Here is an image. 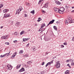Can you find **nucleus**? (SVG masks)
<instances>
[{
    "mask_svg": "<svg viewBox=\"0 0 74 74\" xmlns=\"http://www.w3.org/2000/svg\"><path fill=\"white\" fill-rule=\"evenodd\" d=\"M68 20H69V18H67L66 19V23H69V22H68V21H68Z\"/></svg>",
    "mask_w": 74,
    "mask_h": 74,
    "instance_id": "nucleus-31",
    "label": "nucleus"
},
{
    "mask_svg": "<svg viewBox=\"0 0 74 74\" xmlns=\"http://www.w3.org/2000/svg\"><path fill=\"white\" fill-rule=\"evenodd\" d=\"M26 4L27 6H30V3H27Z\"/></svg>",
    "mask_w": 74,
    "mask_h": 74,
    "instance_id": "nucleus-25",
    "label": "nucleus"
},
{
    "mask_svg": "<svg viewBox=\"0 0 74 74\" xmlns=\"http://www.w3.org/2000/svg\"><path fill=\"white\" fill-rule=\"evenodd\" d=\"M11 16V15H10V14H5L4 15V16L5 18H8Z\"/></svg>",
    "mask_w": 74,
    "mask_h": 74,
    "instance_id": "nucleus-3",
    "label": "nucleus"
},
{
    "mask_svg": "<svg viewBox=\"0 0 74 74\" xmlns=\"http://www.w3.org/2000/svg\"><path fill=\"white\" fill-rule=\"evenodd\" d=\"M19 13H20V12H17V14H18V15H19Z\"/></svg>",
    "mask_w": 74,
    "mask_h": 74,
    "instance_id": "nucleus-61",
    "label": "nucleus"
},
{
    "mask_svg": "<svg viewBox=\"0 0 74 74\" xmlns=\"http://www.w3.org/2000/svg\"><path fill=\"white\" fill-rule=\"evenodd\" d=\"M64 45H66L67 43H63Z\"/></svg>",
    "mask_w": 74,
    "mask_h": 74,
    "instance_id": "nucleus-56",
    "label": "nucleus"
},
{
    "mask_svg": "<svg viewBox=\"0 0 74 74\" xmlns=\"http://www.w3.org/2000/svg\"><path fill=\"white\" fill-rule=\"evenodd\" d=\"M8 37L6 35L5 36H3L1 37L2 39H5V40H6V39H7Z\"/></svg>",
    "mask_w": 74,
    "mask_h": 74,
    "instance_id": "nucleus-4",
    "label": "nucleus"
},
{
    "mask_svg": "<svg viewBox=\"0 0 74 74\" xmlns=\"http://www.w3.org/2000/svg\"><path fill=\"white\" fill-rule=\"evenodd\" d=\"M7 55V53H6L5 54L3 55V56L4 57H5V56H6Z\"/></svg>",
    "mask_w": 74,
    "mask_h": 74,
    "instance_id": "nucleus-41",
    "label": "nucleus"
},
{
    "mask_svg": "<svg viewBox=\"0 0 74 74\" xmlns=\"http://www.w3.org/2000/svg\"><path fill=\"white\" fill-rule=\"evenodd\" d=\"M32 51H35L36 50V48L34 47L32 49Z\"/></svg>",
    "mask_w": 74,
    "mask_h": 74,
    "instance_id": "nucleus-26",
    "label": "nucleus"
},
{
    "mask_svg": "<svg viewBox=\"0 0 74 74\" xmlns=\"http://www.w3.org/2000/svg\"><path fill=\"white\" fill-rule=\"evenodd\" d=\"M50 64H51V62H48L45 66L46 67H47L48 66H49V65H50Z\"/></svg>",
    "mask_w": 74,
    "mask_h": 74,
    "instance_id": "nucleus-13",
    "label": "nucleus"
},
{
    "mask_svg": "<svg viewBox=\"0 0 74 74\" xmlns=\"http://www.w3.org/2000/svg\"><path fill=\"white\" fill-rule=\"evenodd\" d=\"M23 56H24V57L26 58L27 57H29V56L27 54H26L25 55H24Z\"/></svg>",
    "mask_w": 74,
    "mask_h": 74,
    "instance_id": "nucleus-27",
    "label": "nucleus"
},
{
    "mask_svg": "<svg viewBox=\"0 0 74 74\" xmlns=\"http://www.w3.org/2000/svg\"><path fill=\"white\" fill-rule=\"evenodd\" d=\"M44 26L42 25L41 26V27H41L42 28H44Z\"/></svg>",
    "mask_w": 74,
    "mask_h": 74,
    "instance_id": "nucleus-53",
    "label": "nucleus"
},
{
    "mask_svg": "<svg viewBox=\"0 0 74 74\" xmlns=\"http://www.w3.org/2000/svg\"><path fill=\"white\" fill-rule=\"evenodd\" d=\"M40 74H44V71H41V72L40 73Z\"/></svg>",
    "mask_w": 74,
    "mask_h": 74,
    "instance_id": "nucleus-35",
    "label": "nucleus"
},
{
    "mask_svg": "<svg viewBox=\"0 0 74 74\" xmlns=\"http://www.w3.org/2000/svg\"><path fill=\"white\" fill-rule=\"evenodd\" d=\"M19 10H20L19 9H18V10H16V12H19Z\"/></svg>",
    "mask_w": 74,
    "mask_h": 74,
    "instance_id": "nucleus-59",
    "label": "nucleus"
},
{
    "mask_svg": "<svg viewBox=\"0 0 74 74\" xmlns=\"http://www.w3.org/2000/svg\"><path fill=\"white\" fill-rule=\"evenodd\" d=\"M60 47L61 48H64V45H61Z\"/></svg>",
    "mask_w": 74,
    "mask_h": 74,
    "instance_id": "nucleus-33",
    "label": "nucleus"
},
{
    "mask_svg": "<svg viewBox=\"0 0 74 74\" xmlns=\"http://www.w3.org/2000/svg\"><path fill=\"white\" fill-rule=\"evenodd\" d=\"M16 54H17V52H15V53L13 54V55H15V56L16 55Z\"/></svg>",
    "mask_w": 74,
    "mask_h": 74,
    "instance_id": "nucleus-37",
    "label": "nucleus"
},
{
    "mask_svg": "<svg viewBox=\"0 0 74 74\" xmlns=\"http://www.w3.org/2000/svg\"><path fill=\"white\" fill-rule=\"evenodd\" d=\"M3 7V5H2V4L0 5V8H2Z\"/></svg>",
    "mask_w": 74,
    "mask_h": 74,
    "instance_id": "nucleus-32",
    "label": "nucleus"
},
{
    "mask_svg": "<svg viewBox=\"0 0 74 74\" xmlns=\"http://www.w3.org/2000/svg\"><path fill=\"white\" fill-rule=\"evenodd\" d=\"M56 4H58V5H61L62 4V3L59 1H57L56 2Z\"/></svg>",
    "mask_w": 74,
    "mask_h": 74,
    "instance_id": "nucleus-9",
    "label": "nucleus"
},
{
    "mask_svg": "<svg viewBox=\"0 0 74 74\" xmlns=\"http://www.w3.org/2000/svg\"><path fill=\"white\" fill-rule=\"evenodd\" d=\"M41 3V1L39 0L38 3V4H40Z\"/></svg>",
    "mask_w": 74,
    "mask_h": 74,
    "instance_id": "nucleus-40",
    "label": "nucleus"
},
{
    "mask_svg": "<svg viewBox=\"0 0 74 74\" xmlns=\"http://www.w3.org/2000/svg\"><path fill=\"white\" fill-rule=\"evenodd\" d=\"M5 44L6 45H9V44H10V43H9L8 42H6L5 43Z\"/></svg>",
    "mask_w": 74,
    "mask_h": 74,
    "instance_id": "nucleus-39",
    "label": "nucleus"
},
{
    "mask_svg": "<svg viewBox=\"0 0 74 74\" xmlns=\"http://www.w3.org/2000/svg\"><path fill=\"white\" fill-rule=\"evenodd\" d=\"M74 38H72V41H74Z\"/></svg>",
    "mask_w": 74,
    "mask_h": 74,
    "instance_id": "nucleus-64",
    "label": "nucleus"
},
{
    "mask_svg": "<svg viewBox=\"0 0 74 74\" xmlns=\"http://www.w3.org/2000/svg\"><path fill=\"white\" fill-rule=\"evenodd\" d=\"M29 43H28V44L26 45V47H29Z\"/></svg>",
    "mask_w": 74,
    "mask_h": 74,
    "instance_id": "nucleus-57",
    "label": "nucleus"
},
{
    "mask_svg": "<svg viewBox=\"0 0 74 74\" xmlns=\"http://www.w3.org/2000/svg\"><path fill=\"white\" fill-rule=\"evenodd\" d=\"M69 60H67L66 61V62H69Z\"/></svg>",
    "mask_w": 74,
    "mask_h": 74,
    "instance_id": "nucleus-63",
    "label": "nucleus"
},
{
    "mask_svg": "<svg viewBox=\"0 0 74 74\" xmlns=\"http://www.w3.org/2000/svg\"><path fill=\"white\" fill-rule=\"evenodd\" d=\"M42 26H44H44H45V23H43L42 24Z\"/></svg>",
    "mask_w": 74,
    "mask_h": 74,
    "instance_id": "nucleus-48",
    "label": "nucleus"
},
{
    "mask_svg": "<svg viewBox=\"0 0 74 74\" xmlns=\"http://www.w3.org/2000/svg\"><path fill=\"white\" fill-rule=\"evenodd\" d=\"M19 65H17L16 66V69H19Z\"/></svg>",
    "mask_w": 74,
    "mask_h": 74,
    "instance_id": "nucleus-45",
    "label": "nucleus"
},
{
    "mask_svg": "<svg viewBox=\"0 0 74 74\" xmlns=\"http://www.w3.org/2000/svg\"><path fill=\"white\" fill-rule=\"evenodd\" d=\"M0 57H1V58H4V56L3 55H1L0 56Z\"/></svg>",
    "mask_w": 74,
    "mask_h": 74,
    "instance_id": "nucleus-52",
    "label": "nucleus"
},
{
    "mask_svg": "<svg viewBox=\"0 0 74 74\" xmlns=\"http://www.w3.org/2000/svg\"><path fill=\"white\" fill-rule=\"evenodd\" d=\"M70 71L69 70H67L64 73L65 74H69V72Z\"/></svg>",
    "mask_w": 74,
    "mask_h": 74,
    "instance_id": "nucleus-17",
    "label": "nucleus"
},
{
    "mask_svg": "<svg viewBox=\"0 0 74 74\" xmlns=\"http://www.w3.org/2000/svg\"><path fill=\"white\" fill-rule=\"evenodd\" d=\"M8 12V9H5L3 10V12L4 13H5V12Z\"/></svg>",
    "mask_w": 74,
    "mask_h": 74,
    "instance_id": "nucleus-15",
    "label": "nucleus"
},
{
    "mask_svg": "<svg viewBox=\"0 0 74 74\" xmlns=\"http://www.w3.org/2000/svg\"><path fill=\"white\" fill-rule=\"evenodd\" d=\"M25 71V69L23 67H22L21 69L18 71V72H23V71Z\"/></svg>",
    "mask_w": 74,
    "mask_h": 74,
    "instance_id": "nucleus-6",
    "label": "nucleus"
},
{
    "mask_svg": "<svg viewBox=\"0 0 74 74\" xmlns=\"http://www.w3.org/2000/svg\"><path fill=\"white\" fill-rule=\"evenodd\" d=\"M60 9L62 10V9H63V10H64V9H65V8H64L63 7H61L60 8Z\"/></svg>",
    "mask_w": 74,
    "mask_h": 74,
    "instance_id": "nucleus-34",
    "label": "nucleus"
},
{
    "mask_svg": "<svg viewBox=\"0 0 74 74\" xmlns=\"http://www.w3.org/2000/svg\"><path fill=\"white\" fill-rule=\"evenodd\" d=\"M24 33H25V31H23L21 32L20 34L21 35H22V34H24Z\"/></svg>",
    "mask_w": 74,
    "mask_h": 74,
    "instance_id": "nucleus-21",
    "label": "nucleus"
},
{
    "mask_svg": "<svg viewBox=\"0 0 74 74\" xmlns=\"http://www.w3.org/2000/svg\"><path fill=\"white\" fill-rule=\"evenodd\" d=\"M19 53H20V54H22V53H23V51L21 50L20 51Z\"/></svg>",
    "mask_w": 74,
    "mask_h": 74,
    "instance_id": "nucleus-18",
    "label": "nucleus"
},
{
    "mask_svg": "<svg viewBox=\"0 0 74 74\" xmlns=\"http://www.w3.org/2000/svg\"><path fill=\"white\" fill-rule=\"evenodd\" d=\"M60 61H58L56 63V65H55V66H56V68L57 69H59L60 67Z\"/></svg>",
    "mask_w": 74,
    "mask_h": 74,
    "instance_id": "nucleus-1",
    "label": "nucleus"
},
{
    "mask_svg": "<svg viewBox=\"0 0 74 74\" xmlns=\"http://www.w3.org/2000/svg\"><path fill=\"white\" fill-rule=\"evenodd\" d=\"M65 7H66V8H68L69 7V6H67V5H66L65 6Z\"/></svg>",
    "mask_w": 74,
    "mask_h": 74,
    "instance_id": "nucleus-58",
    "label": "nucleus"
},
{
    "mask_svg": "<svg viewBox=\"0 0 74 74\" xmlns=\"http://www.w3.org/2000/svg\"><path fill=\"white\" fill-rule=\"evenodd\" d=\"M8 70H11V69H12V67H9L8 66Z\"/></svg>",
    "mask_w": 74,
    "mask_h": 74,
    "instance_id": "nucleus-24",
    "label": "nucleus"
},
{
    "mask_svg": "<svg viewBox=\"0 0 74 74\" xmlns=\"http://www.w3.org/2000/svg\"><path fill=\"white\" fill-rule=\"evenodd\" d=\"M25 16H24L25 17H27V14H25Z\"/></svg>",
    "mask_w": 74,
    "mask_h": 74,
    "instance_id": "nucleus-49",
    "label": "nucleus"
},
{
    "mask_svg": "<svg viewBox=\"0 0 74 74\" xmlns=\"http://www.w3.org/2000/svg\"><path fill=\"white\" fill-rule=\"evenodd\" d=\"M56 23H57V24H59L60 23V22L59 21H57L56 22Z\"/></svg>",
    "mask_w": 74,
    "mask_h": 74,
    "instance_id": "nucleus-44",
    "label": "nucleus"
},
{
    "mask_svg": "<svg viewBox=\"0 0 74 74\" xmlns=\"http://www.w3.org/2000/svg\"><path fill=\"white\" fill-rule=\"evenodd\" d=\"M42 12H44V13H43V14H44V13H45V11L42 10Z\"/></svg>",
    "mask_w": 74,
    "mask_h": 74,
    "instance_id": "nucleus-54",
    "label": "nucleus"
},
{
    "mask_svg": "<svg viewBox=\"0 0 74 74\" xmlns=\"http://www.w3.org/2000/svg\"><path fill=\"white\" fill-rule=\"evenodd\" d=\"M14 35H15V36H18V34L17 32H15L14 33Z\"/></svg>",
    "mask_w": 74,
    "mask_h": 74,
    "instance_id": "nucleus-28",
    "label": "nucleus"
},
{
    "mask_svg": "<svg viewBox=\"0 0 74 74\" xmlns=\"http://www.w3.org/2000/svg\"><path fill=\"white\" fill-rule=\"evenodd\" d=\"M41 38H42L43 39H44L45 40V35H43L42 36Z\"/></svg>",
    "mask_w": 74,
    "mask_h": 74,
    "instance_id": "nucleus-14",
    "label": "nucleus"
},
{
    "mask_svg": "<svg viewBox=\"0 0 74 74\" xmlns=\"http://www.w3.org/2000/svg\"><path fill=\"white\" fill-rule=\"evenodd\" d=\"M48 5L46 3L45 4V5L43 6V7L44 8H48Z\"/></svg>",
    "mask_w": 74,
    "mask_h": 74,
    "instance_id": "nucleus-10",
    "label": "nucleus"
},
{
    "mask_svg": "<svg viewBox=\"0 0 74 74\" xmlns=\"http://www.w3.org/2000/svg\"><path fill=\"white\" fill-rule=\"evenodd\" d=\"M71 65L72 66H74V62H71Z\"/></svg>",
    "mask_w": 74,
    "mask_h": 74,
    "instance_id": "nucleus-38",
    "label": "nucleus"
},
{
    "mask_svg": "<svg viewBox=\"0 0 74 74\" xmlns=\"http://www.w3.org/2000/svg\"><path fill=\"white\" fill-rule=\"evenodd\" d=\"M64 10H65L64 9H63V10H61L60 9L58 12V13H59V14H62L63 13V12H64Z\"/></svg>",
    "mask_w": 74,
    "mask_h": 74,
    "instance_id": "nucleus-2",
    "label": "nucleus"
},
{
    "mask_svg": "<svg viewBox=\"0 0 74 74\" xmlns=\"http://www.w3.org/2000/svg\"><path fill=\"white\" fill-rule=\"evenodd\" d=\"M30 12L31 13H32V14H34V10H32Z\"/></svg>",
    "mask_w": 74,
    "mask_h": 74,
    "instance_id": "nucleus-29",
    "label": "nucleus"
},
{
    "mask_svg": "<svg viewBox=\"0 0 74 74\" xmlns=\"http://www.w3.org/2000/svg\"><path fill=\"white\" fill-rule=\"evenodd\" d=\"M55 20L53 19L49 22V24L47 25V26H49L50 24H52L54 22Z\"/></svg>",
    "mask_w": 74,
    "mask_h": 74,
    "instance_id": "nucleus-5",
    "label": "nucleus"
},
{
    "mask_svg": "<svg viewBox=\"0 0 74 74\" xmlns=\"http://www.w3.org/2000/svg\"><path fill=\"white\" fill-rule=\"evenodd\" d=\"M42 20V19L41 18H38V20H37V22H40V21Z\"/></svg>",
    "mask_w": 74,
    "mask_h": 74,
    "instance_id": "nucleus-20",
    "label": "nucleus"
},
{
    "mask_svg": "<svg viewBox=\"0 0 74 74\" xmlns=\"http://www.w3.org/2000/svg\"><path fill=\"white\" fill-rule=\"evenodd\" d=\"M16 42H17V40H15L13 41V42H14V43H16Z\"/></svg>",
    "mask_w": 74,
    "mask_h": 74,
    "instance_id": "nucleus-46",
    "label": "nucleus"
},
{
    "mask_svg": "<svg viewBox=\"0 0 74 74\" xmlns=\"http://www.w3.org/2000/svg\"><path fill=\"white\" fill-rule=\"evenodd\" d=\"M10 52L11 51H10L8 53H7V55H7V57L8 56H9V55H10Z\"/></svg>",
    "mask_w": 74,
    "mask_h": 74,
    "instance_id": "nucleus-43",
    "label": "nucleus"
},
{
    "mask_svg": "<svg viewBox=\"0 0 74 74\" xmlns=\"http://www.w3.org/2000/svg\"><path fill=\"white\" fill-rule=\"evenodd\" d=\"M49 2H47L46 3V4H48H48H49Z\"/></svg>",
    "mask_w": 74,
    "mask_h": 74,
    "instance_id": "nucleus-60",
    "label": "nucleus"
},
{
    "mask_svg": "<svg viewBox=\"0 0 74 74\" xmlns=\"http://www.w3.org/2000/svg\"><path fill=\"white\" fill-rule=\"evenodd\" d=\"M15 55H14V54H13L11 57V58H15Z\"/></svg>",
    "mask_w": 74,
    "mask_h": 74,
    "instance_id": "nucleus-42",
    "label": "nucleus"
},
{
    "mask_svg": "<svg viewBox=\"0 0 74 74\" xmlns=\"http://www.w3.org/2000/svg\"><path fill=\"white\" fill-rule=\"evenodd\" d=\"M45 38V40L46 41H48L49 40H50V39H51V38H50V37H49V36H48L47 38Z\"/></svg>",
    "mask_w": 74,
    "mask_h": 74,
    "instance_id": "nucleus-7",
    "label": "nucleus"
},
{
    "mask_svg": "<svg viewBox=\"0 0 74 74\" xmlns=\"http://www.w3.org/2000/svg\"><path fill=\"white\" fill-rule=\"evenodd\" d=\"M68 21L69 22H71V23H74V21L72 20H70L68 18Z\"/></svg>",
    "mask_w": 74,
    "mask_h": 74,
    "instance_id": "nucleus-11",
    "label": "nucleus"
},
{
    "mask_svg": "<svg viewBox=\"0 0 74 74\" xmlns=\"http://www.w3.org/2000/svg\"><path fill=\"white\" fill-rule=\"evenodd\" d=\"M45 30V28H43L42 31H44V30Z\"/></svg>",
    "mask_w": 74,
    "mask_h": 74,
    "instance_id": "nucleus-55",
    "label": "nucleus"
},
{
    "mask_svg": "<svg viewBox=\"0 0 74 74\" xmlns=\"http://www.w3.org/2000/svg\"><path fill=\"white\" fill-rule=\"evenodd\" d=\"M21 25V23L19 22H18L17 21L15 24V25H16V26H19Z\"/></svg>",
    "mask_w": 74,
    "mask_h": 74,
    "instance_id": "nucleus-8",
    "label": "nucleus"
},
{
    "mask_svg": "<svg viewBox=\"0 0 74 74\" xmlns=\"http://www.w3.org/2000/svg\"><path fill=\"white\" fill-rule=\"evenodd\" d=\"M42 29H43V28L40 27V28L39 29V30H38V32H40V31H41L42 30Z\"/></svg>",
    "mask_w": 74,
    "mask_h": 74,
    "instance_id": "nucleus-23",
    "label": "nucleus"
},
{
    "mask_svg": "<svg viewBox=\"0 0 74 74\" xmlns=\"http://www.w3.org/2000/svg\"><path fill=\"white\" fill-rule=\"evenodd\" d=\"M66 66H68V67H69V68H71V66H70V64H67Z\"/></svg>",
    "mask_w": 74,
    "mask_h": 74,
    "instance_id": "nucleus-30",
    "label": "nucleus"
},
{
    "mask_svg": "<svg viewBox=\"0 0 74 74\" xmlns=\"http://www.w3.org/2000/svg\"><path fill=\"white\" fill-rule=\"evenodd\" d=\"M53 27L55 30H57V29H58L57 28L56 26H54Z\"/></svg>",
    "mask_w": 74,
    "mask_h": 74,
    "instance_id": "nucleus-19",
    "label": "nucleus"
},
{
    "mask_svg": "<svg viewBox=\"0 0 74 74\" xmlns=\"http://www.w3.org/2000/svg\"><path fill=\"white\" fill-rule=\"evenodd\" d=\"M29 40V38L28 39L27 38H25L24 39L23 38V41H27L28 40Z\"/></svg>",
    "mask_w": 74,
    "mask_h": 74,
    "instance_id": "nucleus-16",
    "label": "nucleus"
},
{
    "mask_svg": "<svg viewBox=\"0 0 74 74\" xmlns=\"http://www.w3.org/2000/svg\"><path fill=\"white\" fill-rule=\"evenodd\" d=\"M71 12L72 13H73V12H74V10H72V11H71Z\"/></svg>",
    "mask_w": 74,
    "mask_h": 74,
    "instance_id": "nucleus-62",
    "label": "nucleus"
},
{
    "mask_svg": "<svg viewBox=\"0 0 74 74\" xmlns=\"http://www.w3.org/2000/svg\"><path fill=\"white\" fill-rule=\"evenodd\" d=\"M44 63H45V62H42V65H43L44 64Z\"/></svg>",
    "mask_w": 74,
    "mask_h": 74,
    "instance_id": "nucleus-51",
    "label": "nucleus"
},
{
    "mask_svg": "<svg viewBox=\"0 0 74 74\" xmlns=\"http://www.w3.org/2000/svg\"><path fill=\"white\" fill-rule=\"evenodd\" d=\"M49 53H50V52H48V51H47L46 53H45V54H46V55H48Z\"/></svg>",
    "mask_w": 74,
    "mask_h": 74,
    "instance_id": "nucleus-50",
    "label": "nucleus"
},
{
    "mask_svg": "<svg viewBox=\"0 0 74 74\" xmlns=\"http://www.w3.org/2000/svg\"><path fill=\"white\" fill-rule=\"evenodd\" d=\"M30 63H32V62H31L30 61H28L27 62V63H28L29 64H30Z\"/></svg>",
    "mask_w": 74,
    "mask_h": 74,
    "instance_id": "nucleus-36",
    "label": "nucleus"
},
{
    "mask_svg": "<svg viewBox=\"0 0 74 74\" xmlns=\"http://www.w3.org/2000/svg\"><path fill=\"white\" fill-rule=\"evenodd\" d=\"M19 10H20V11H22V7L21 6L19 8Z\"/></svg>",
    "mask_w": 74,
    "mask_h": 74,
    "instance_id": "nucleus-22",
    "label": "nucleus"
},
{
    "mask_svg": "<svg viewBox=\"0 0 74 74\" xmlns=\"http://www.w3.org/2000/svg\"><path fill=\"white\" fill-rule=\"evenodd\" d=\"M18 66L19 68H20V67L21 66V64H18Z\"/></svg>",
    "mask_w": 74,
    "mask_h": 74,
    "instance_id": "nucleus-47",
    "label": "nucleus"
},
{
    "mask_svg": "<svg viewBox=\"0 0 74 74\" xmlns=\"http://www.w3.org/2000/svg\"><path fill=\"white\" fill-rule=\"evenodd\" d=\"M59 9L58 8H56L55 9V11L56 12L58 13L59 12Z\"/></svg>",
    "mask_w": 74,
    "mask_h": 74,
    "instance_id": "nucleus-12",
    "label": "nucleus"
}]
</instances>
